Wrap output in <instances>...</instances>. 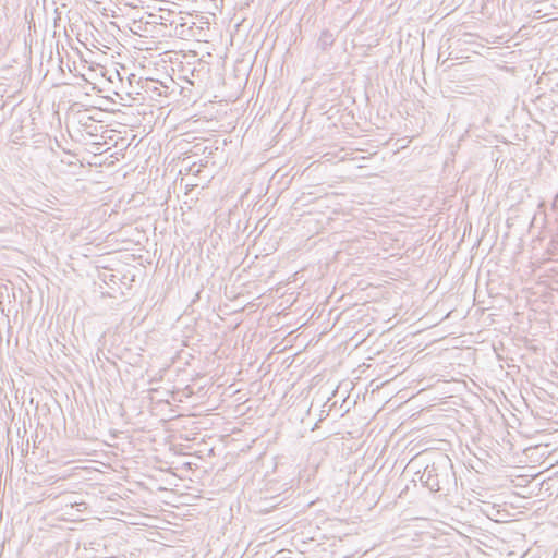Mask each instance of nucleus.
<instances>
[{
    "label": "nucleus",
    "instance_id": "1",
    "mask_svg": "<svg viewBox=\"0 0 558 558\" xmlns=\"http://www.w3.org/2000/svg\"><path fill=\"white\" fill-rule=\"evenodd\" d=\"M420 481L430 492H450V488L456 485V475L452 470L451 460L448 457H441L430 465H427Z\"/></svg>",
    "mask_w": 558,
    "mask_h": 558
},
{
    "label": "nucleus",
    "instance_id": "2",
    "mask_svg": "<svg viewBox=\"0 0 558 558\" xmlns=\"http://www.w3.org/2000/svg\"><path fill=\"white\" fill-rule=\"evenodd\" d=\"M333 43V35L329 31H323L318 44L322 46V48L326 49L328 46H331Z\"/></svg>",
    "mask_w": 558,
    "mask_h": 558
}]
</instances>
